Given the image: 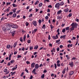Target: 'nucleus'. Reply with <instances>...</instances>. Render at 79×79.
<instances>
[{"label":"nucleus","mask_w":79,"mask_h":79,"mask_svg":"<svg viewBox=\"0 0 79 79\" xmlns=\"http://www.w3.org/2000/svg\"><path fill=\"white\" fill-rule=\"evenodd\" d=\"M35 69H34L33 70H32V73H34V74H37V73L35 72L36 69H38L39 68V66L38 65V64H36L35 65Z\"/></svg>","instance_id":"nucleus-1"},{"label":"nucleus","mask_w":79,"mask_h":79,"mask_svg":"<svg viewBox=\"0 0 79 79\" xmlns=\"http://www.w3.org/2000/svg\"><path fill=\"white\" fill-rule=\"evenodd\" d=\"M71 26H72V27H73L75 28L77 27V24L76 23H73L71 25Z\"/></svg>","instance_id":"nucleus-2"},{"label":"nucleus","mask_w":79,"mask_h":79,"mask_svg":"<svg viewBox=\"0 0 79 79\" xmlns=\"http://www.w3.org/2000/svg\"><path fill=\"white\" fill-rule=\"evenodd\" d=\"M11 27H12V28H14L15 29H16L17 27H18L16 25H15V24L10 25Z\"/></svg>","instance_id":"nucleus-3"},{"label":"nucleus","mask_w":79,"mask_h":79,"mask_svg":"<svg viewBox=\"0 0 79 79\" xmlns=\"http://www.w3.org/2000/svg\"><path fill=\"white\" fill-rule=\"evenodd\" d=\"M10 26H11V25H8L6 26V28L7 30H8V31H9V30L10 29Z\"/></svg>","instance_id":"nucleus-4"},{"label":"nucleus","mask_w":79,"mask_h":79,"mask_svg":"<svg viewBox=\"0 0 79 79\" xmlns=\"http://www.w3.org/2000/svg\"><path fill=\"white\" fill-rule=\"evenodd\" d=\"M60 4L59 3H57L55 5V7L56 8H58V7H60Z\"/></svg>","instance_id":"nucleus-5"},{"label":"nucleus","mask_w":79,"mask_h":79,"mask_svg":"<svg viewBox=\"0 0 79 79\" xmlns=\"http://www.w3.org/2000/svg\"><path fill=\"white\" fill-rule=\"evenodd\" d=\"M33 24L34 26H36V25H37V22L35 21H33L32 23Z\"/></svg>","instance_id":"nucleus-6"},{"label":"nucleus","mask_w":79,"mask_h":79,"mask_svg":"<svg viewBox=\"0 0 79 79\" xmlns=\"http://www.w3.org/2000/svg\"><path fill=\"white\" fill-rule=\"evenodd\" d=\"M35 63H33L32 64H31V68H34V66H35Z\"/></svg>","instance_id":"nucleus-7"},{"label":"nucleus","mask_w":79,"mask_h":79,"mask_svg":"<svg viewBox=\"0 0 79 79\" xmlns=\"http://www.w3.org/2000/svg\"><path fill=\"white\" fill-rule=\"evenodd\" d=\"M69 64L71 67H73V62L72 61L71 63H69Z\"/></svg>","instance_id":"nucleus-8"},{"label":"nucleus","mask_w":79,"mask_h":79,"mask_svg":"<svg viewBox=\"0 0 79 79\" xmlns=\"http://www.w3.org/2000/svg\"><path fill=\"white\" fill-rule=\"evenodd\" d=\"M70 29L71 30L70 32H71L72 31H74V27H70Z\"/></svg>","instance_id":"nucleus-9"},{"label":"nucleus","mask_w":79,"mask_h":79,"mask_svg":"<svg viewBox=\"0 0 79 79\" xmlns=\"http://www.w3.org/2000/svg\"><path fill=\"white\" fill-rule=\"evenodd\" d=\"M11 34L12 36H14L15 35V31H14Z\"/></svg>","instance_id":"nucleus-10"},{"label":"nucleus","mask_w":79,"mask_h":79,"mask_svg":"<svg viewBox=\"0 0 79 79\" xmlns=\"http://www.w3.org/2000/svg\"><path fill=\"white\" fill-rule=\"evenodd\" d=\"M10 47H11V45H8L6 46L7 48L8 49H10Z\"/></svg>","instance_id":"nucleus-11"},{"label":"nucleus","mask_w":79,"mask_h":79,"mask_svg":"<svg viewBox=\"0 0 79 79\" xmlns=\"http://www.w3.org/2000/svg\"><path fill=\"white\" fill-rule=\"evenodd\" d=\"M16 45H17V42H15L13 45V47L14 48H15V47H16Z\"/></svg>","instance_id":"nucleus-12"},{"label":"nucleus","mask_w":79,"mask_h":79,"mask_svg":"<svg viewBox=\"0 0 79 79\" xmlns=\"http://www.w3.org/2000/svg\"><path fill=\"white\" fill-rule=\"evenodd\" d=\"M61 12H62V11H61V10H59L57 12L58 15H60V13H61Z\"/></svg>","instance_id":"nucleus-13"},{"label":"nucleus","mask_w":79,"mask_h":79,"mask_svg":"<svg viewBox=\"0 0 79 79\" xmlns=\"http://www.w3.org/2000/svg\"><path fill=\"white\" fill-rule=\"evenodd\" d=\"M10 7H9L7 9V10H6V11H7V12H8L9 11H10Z\"/></svg>","instance_id":"nucleus-14"},{"label":"nucleus","mask_w":79,"mask_h":79,"mask_svg":"<svg viewBox=\"0 0 79 79\" xmlns=\"http://www.w3.org/2000/svg\"><path fill=\"white\" fill-rule=\"evenodd\" d=\"M70 28V27H67L65 28V29L67 31H69V30Z\"/></svg>","instance_id":"nucleus-15"},{"label":"nucleus","mask_w":79,"mask_h":79,"mask_svg":"<svg viewBox=\"0 0 79 79\" xmlns=\"http://www.w3.org/2000/svg\"><path fill=\"white\" fill-rule=\"evenodd\" d=\"M39 48V46L37 45H36L34 47V49H35L36 50H37V48Z\"/></svg>","instance_id":"nucleus-16"},{"label":"nucleus","mask_w":79,"mask_h":79,"mask_svg":"<svg viewBox=\"0 0 79 79\" xmlns=\"http://www.w3.org/2000/svg\"><path fill=\"white\" fill-rule=\"evenodd\" d=\"M73 74H74V72L73 71L70 72L69 73L70 75H73Z\"/></svg>","instance_id":"nucleus-17"},{"label":"nucleus","mask_w":79,"mask_h":79,"mask_svg":"<svg viewBox=\"0 0 79 79\" xmlns=\"http://www.w3.org/2000/svg\"><path fill=\"white\" fill-rule=\"evenodd\" d=\"M2 30L3 31H6V28L5 27H3L2 28Z\"/></svg>","instance_id":"nucleus-18"},{"label":"nucleus","mask_w":79,"mask_h":79,"mask_svg":"<svg viewBox=\"0 0 79 79\" xmlns=\"http://www.w3.org/2000/svg\"><path fill=\"white\" fill-rule=\"evenodd\" d=\"M16 16V14L15 13L13 15V18H15Z\"/></svg>","instance_id":"nucleus-19"},{"label":"nucleus","mask_w":79,"mask_h":79,"mask_svg":"<svg viewBox=\"0 0 79 79\" xmlns=\"http://www.w3.org/2000/svg\"><path fill=\"white\" fill-rule=\"evenodd\" d=\"M63 5H64V2H62L60 3V5L61 6H63Z\"/></svg>","instance_id":"nucleus-20"},{"label":"nucleus","mask_w":79,"mask_h":79,"mask_svg":"<svg viewBox=\"0 0 79 79\" xmlns=\"http://www.w3.org/2000/svg\"><path fill=\"white\" fill-rule=\"evenodd\" d=\"M12 6L13 7H16V6H17V5H16L15 4H12Z\"/></svg>","instance_id":"nucleus-21"},{"label":"nucleus","mask_w":79,"mask_h":79,"mask_svg":"<svg viewBox=\"0 0 79 79\" xmlns=\"http://www.w3.org/2000/svg\"><path fill=\"white\" fill-rule=\"evenodd\" d=\"M7 70L6 69H4V73H6V72H7Z\"/></svg>","instance_id":"nucleus-22"},{"label":"nucleus","mask_w":79,"mask_h":79,"mask_svg":"<svg viewBox=\"0 0 79 79\" xmlns=\"http://www.w3.org/2000/svg\"><path fill=\"white\" fill-rule=\"evenodd\" d=\"M52 38L53 39H57V38H56V36H52Z\"/></svg>","instance_id":"nucleus-23"},{"label":"nucleus","mask_w":79,"mask_h":79,"mask_svg":"<svg viewBox=\"0 0 79 79\" xmlns=\"http://www.w3.org/2000/svg\"><path fill=\"white\" fill-rule=\"evenodd\" d=\"M66 37V35L63 36H61L60 37V39H62V38H63V37Z\"/></svg>","instance_id":"nucleus-24"},{"label":"nucleus","mask_w":79,"mask_h":79,"mask_svg":"<svg viewBox=\"0 0 79 79\" xmlns=\"http://www.w3.org/2000/svg\"><path fill=\"white\" fill-rule=\"evenodd\" d=\"M44 76L45 75L44 74H43V75L41 76L42 79H44Z\"/></svg>","instance_id":"nucleus-25"},{"label":"nucleus","mask_w":79,"mask_h":79,"mask_svg":"<svg viewBox=\"0 0 79 79\" xmlns=\"http://www.w3.org/2000/svg\"><path fill=\"white\" fill-rule=\"evenodd\" d=\"M23 38L22 37H21L20 38V40L21 41V42H23Z\"/></svg>","instance_id":"nucleus-26"},{"label":"nucleus","mask_w":79,"mask_h":79,"mask_svg":"<svg viewBox=\"0 0 79 79\" xmlns=\"http://www.w3.org/2000/svg\"><path fill=\"white\" fill-rule=\"evenodd\" d=\"M42 3H40L39 4V6H42Z\"/></svg>","instance_id":"nucleus-27"},{"label":"nucleus","mask_w":79,"mask_h":79,"mask_svg":"<svg viewBox=\"0 0 79 79\" xmlns=\"http://www.w3.org/2000/svg\"><path fill=\"white\" fill-rule=\"evenodd\" d=\"M6 6H8V5H10L11 4V2H7L6 3Z\"/></svg>","instance_id":"nucleus-28"},{"label":"nucleus","mask_w":79,"mask_h":79,"mask_svg":"<svg viewBox=\"0 0 79 79\" xmlns=\"http://www.w3.org/2000/svg\"><path fill=\"white\" fill-rule=\"evenodd\" d=\"M39 1H36L35 3V5H37V3H39Z\"/></svg>","instance_id":"nucleus-29"},{"label":"nucleus","mask_w":79,"mask_h":79,"mask_svg":"<svg viewBox=\"0 0 79 79\" xmlns=\"http://www.w3.org/2000/svg\"><path fill=\"white\" fill-rule=\"evenodd\" d=\"M68 11H69V9L68 8H67L65 10V12H68Z\"/></svg>","instance_id":"nucleus-30"},{"label":"nucleus","mask_w":79,"mask_h":79,"mask_svg":"<svg viewBox=\"0 0 79 79\" xmlns=\"http://www.w3.org/2000/svg\"><path fill=\"white\" fill-rule=\"evenodd\" d=\"M25 71L26 72H27V73H29V72H28V70L27 69V68H25Z\"/></svg>","instance_id":"nucleus-31"},{"label":"nucleus","mask_w":79,"mask_h":79,"mask_svg":"<svg viewBox=\"0 0 79 79\" xmlns=\"http://www.w3.org/2000/svg\"><path fill=\"white\" fill-rule=\"evenodd\" d=\"M25 24L26 26H28V25H29V23H28V22H27Z\"/></svg>","instance_id":"nucleus-32"},{"label":"nucleus","mask_w":79,"mask_h":79,"mask_svg":"<svg viewBox=\"0 0 79 79\" xmlns=\"http://www.w3.org/2000/svg\"><path fill=\"white\" fill-rule=\"evenodd\" d=\"M65 31H66V30L65 29H64L62 30V32H65Z\"/></svg>","instance_id":"nucleus-33"},{"label":"nucleus","mask_w":79,"mask_h":79,"mask_svg":"<svg viewBox=\"0 0 79 79\" xmlns=\"http://www.w3.org/2000/svg\"><path fill=\"white\" fill-rule=\"evenodd\" d=\"M45 25H43V27H42V28H43V29H45Z\"/></svg>","instance_id":"nucleus-34"},{"label":"nucleus","mask_w":79,"mask_h":79,"mask_svg":"<svg viewBox=\"0 0 79 79\" xmlns=\"http://www.w3.org/2000/svg\"><path fill=\"white\" fill-rule=\"evenodd\" d=\"M11 63H13L14 62H15V60H11V61H10Z\"/></svg>","instance_id":"nucleus-35"},{"label":"nucleus","mask_w":79,"mask_h":79,"mask_svg":"<svg viewBox=\"0 0 79 79\" xmlns=\"http://www.w3.org/2000/svg\"><path fill=\"white\" fill-rule=\"evenodd\" d=\"M30 50H32L33 49V47H32V46H30Z\"/></svg>","instance_id":"nucleus-36"},{"label":"nucleus","mask_w":79,"mask_h":79,"mask_svg":"<svg viewBox=\"0 0 79 79\" xmlns=\"http://www.w3.org/2000/svg\"><path fill=\"white\" fill-rule=\"evenodd\" d=\"M17 68V65H16V66H15V67H14L13 69H16Z\"/></svg>","instance_id":"nucleus-37"},{"label":"nucleus","mask_w":79,"mask_h":79,"mask_svg":"<svg viewBox=\"0 0 79 79\" xmlns=\"http://www.w3.org/2000/svg\"><path fill=\"white\" fill-rule=\"evenodd\" d=\"M24 75V72H22V74H21L20 76L21 77H23V76Z\"/></svg>","instance_id":"nucleus-38"},{"label":"nucleus","mask_w":79,"mask_h":79,"mask_svg":"<svg viewBox=\"0 0 79 79\" xmlns=\"http://www.w3.org/2000/svg\"><path fill=\"white\" fill-rule=\"evenodd\" d=\"M39 23L40 24V23H42V20H39L38 21Z\"/></svg>","instance_id":"nucleus-39"},{"label":"nucleus","mask_w":79,"mask_h":79,"mask_svg":"<svg viewBox=\"0 0 79 79\" xmlns=\"http://www.w3.org/2000/svg\"><path fill=\"white\" fill-rule=\"evenodd\" d=\"M72 16V14L71 13H70L69 15V17H71Z\"/></svg>","instance_id":"nucleus-40"},{"label":"nucleus","mask_w":79,"mask_h":79,"mask_svg":"<svg viewBox=\"0 0 79 79\" xmlns=\"http://www.w3.org/2000/svg\"><path fill=\"white\" fill-rule=\"evenodd\" d=\"M21 11L20 10H18V11L16 12V14H18L19 13V12H20V11Z\"/></svg>","instance_id":"nucleus-41"},{"label":"nucleus","mask_w":79,"mask_h":79,"mask_svg":"<svg viewBox=\"0 0 79 79\" xmlns=\"http://www.w3.org/2000/svg\"><path fill=\"white\" fill-rule=\"evenodd\" d=\"M5 19V18H2L1 19V21H3Z\"/></svg>","instance_id":"nucleus-42"},{"label":"nucleus","mask_w":79,"mask_h":79,"mask_svg":"<svg viewBox=\"0 0 79 79\" xmlns=\"http://www.w3.org/2000/svg\"><path fill=\"white\" fill-rule=\"evenodd\" d=\"M17 58H21V55H18L17 56Z\"/></svg>","instance_id":"nucleus-43"},{"label":"nucleus","mask_w":79,"mask_h":79,"mask_svg":"<svg viewBox=\"0 0 79 79\" xmlns=\"http://www.w3.org/2000/svg\"><path fill=\"white\" fill-rule=\"evenodd\" d=\"M56 50L57 51V52H58L59 51H60V48H59V47H58L56 49Z\"/></svg>","instance_id":"nucleus-44"},{"label":"nucleus","mask_w":79,"mask_h":79,"mask_svg":"<svg viewBox=\"0 0 79 79\" xmlns=\"http://www.w3.org/2000/svg\"><path fill=\"white\" fill-rule=\"evenodd\" d=\"M49 47H52V44L51 43L49 44Z\"/></svg>","instance_id":"nucleus-45"},{"label":"nucleus","mask_w":79,"mask_h":79,"mask_svg":"<svg viewBox=\"0 0 79 79\" xmlns=\"http://www.w3.org/2000/svg\"><path fill=\"white\" fill-rule=\"evenodd\" d=\"M13 13V12H10L9 13V15H12Z\"/></svg>","instance_id":"nucleus-46"},{"label":"nucleus","mask_w":79,"mask_h":79,"mask_svg":"<svg viewBox=\"0 0 79 79\" xmlns=\"http://www.w3.org/2000/svg\"><path fill=\"white\" fill-rule=\"evenodd\" d=\"M57 66H58V67L60 66V64L59 63L57 64Z\"/></svg>","instance_id":"nucleus-47"},{"label":"nucleus","mask_w":79,"mask_h":79,"mask_svg":"<svg viewBox=\"0 0 79 79\" xmlns=\"http://www.w3.org/2000/svg\"><path fill=\"white\" fill-rule=\"evenodd\" d=\"M60 41V40H57L56 41V43H58Z\"/></svg>","instance_id":"nucleus-48"},{"label":"nucleus","mask_w":79,"mask_h":79,"mask_svg":"<svg viewBox=\"0 0 79 79\" xmlns=\"http://www.w3.org/2000/svg\"><path fill=\"white\" fill-rule=\"evenodd\" d=\"M54 65L55 69H56V63L54 64Z\"/></svg>","instance_id":"nucleus-49"},{"label":"nucleus","mask_w":79,"mask_h":79,"mask_svg":"<svg viewBox=\"0 0 79 79\" xmlns=\"http://www.w3.org/2000/svg\"><path fill=\"white\" fill-rule=\"evenodd\" d=\"M48 6L49 8H52V6L51 5H49Z\"/></svg>","instance_id":"nucleus-50"},{"label":"nucleus","mask_w":79,"mask_h":79,"mask_svg":"<svg viewBox=\"0 0 79 79\" xmlns=\"http://www.w3.org/2000/svg\"><path fill=\"white\" fill-rule=\"evenodd\" d=\"M50 26L51 29H53V26H52V25H50Z\"/></svg>","instance_id":"nucleus-51"},{"label":"nucleus","mask_w":79,"mask_h":79,"mask_svg":"<svg viewBox=\"0 0 79 79\" xmlns=\"http://www.w3.org/2000/svg\"><path fill=\"white\" fill-rule=\"evenodd\" d=\"M45 18L46 19H48V16H47L45 17Z\"/></svg>","instance_id":"nucleus-52"},{"label":"nucleus","mask_w":79,"mask_h":79,"mask_svg":"<svg viewBox=\"0 0 79 79\" xmlns=\"http://www.w3.org/2000/svg\"><path fill=\"white\" fill-rule=\"evenodd\" d=\"M52 50H53V52H55V48H53V49H52Z\"/></svg>","instance_id":"nucleus-53"},{"label":"nucleus","mask_w":79,"mask_h":79,"mask_svg":"<svg viewBox=\"0 0 79 79\" xmlns=\"http://www.w3.org/2000/svg\"><path fill=\"white\" fill-rule=\"evenodd\" d=\"M26 63H27V64H29V63H30V62H29L28 61H27Z\"/></svg>","instance_id":"nucleus-54"},{"label":"nucleus","mask_w":79,"mask_h":79,"mask_svg":"<svg viewBox=\"0 0 79 79\" xmlns=\"http://www.w3.org/2000/svg\"><path fill=\"white\" fill-rule=\"evenodd\" d=\"M63 74H64L65 73V70H64V71H62Z\"/></svg>","instance_id":"nucleus-55"},{"label":"nucleus","mask_w":79,"mask_h":79,"mask_svg":"<svg viewBox=\"0 0 79 79\" xmlns=\"http://www.w3.org/2000/svg\"><path fill=\"white\" fill-rule=\"evenodd\" d=\"M12 11H13V13H15L16 10L15 9L12 10Z\"/></svg>","instance_id":"nucleus-56"},{"label":"nucleus","mask_w":79,"mask_h":79,"mask_svg":"<svg viewBox=\"0 0 79 79\" xmlns=\"http://www.w3.org/2000/svg\"><path fill=\"white\" fill-rule=\"evenodd\" d=\"M55 76V74H54L53 73H52L51 74V76L52 77V76Z\"/></svg>","instance_id":"nucleus-57"},{"label":"nucleus","mask_w":79,"mask_h":79,"mask_svg":"<svg viewBox=\"0 0 79 79\" xmlns=\"http://www.w3.org/2000/svg\"><path fill=\"white\" fill-rule=\"evenodd\" d=\"M32 77H33V76H32V75H31L30 76V79H32Z\"/></svg>","instance_id":"nucleus-58"},{"label":"nucleus","mask_w":79,"mask_h":79,"mask_svg":"<svg viewBox=\"0 0 79 79\" xmlns=\"http://www.w3.org/2000/svg\"><path fill=\"white\" fill-rule=\"evenodd\" d=\"M31 42V40H28V42H27V43H28V44H29V43H30Z\"/></svg>","instance_id":"nucleus-59"},{"label":"nucleus","mask_w":79,"mask_h":79,"mask_svg":"<svg viewBox=\"0 0 79 79\" xmlns=\"http://www.w3.org/2000/svg\"><path fill=\"white\" fill-rule=\"evenodd\" d=\"M50 12V9H48V11H47V12Z\"/></svg>","instance_id":"nucleus-60"},{"label":"nucleus","mask_w":79,"mask_h":79,"mask_svg":"<svg viewBox=\"0 0 79 79\" xmlns=\"http://www.w3.org/2000/svg\"><path fill=\"white\" fill-rule=\"evenodd\" d=\"M32 16V14H31L29 16V17H31V16Z\"/></svg>","instance_id":"nucleus-61"},{"label":"nucleus","mask_w":79,"mask_h":79,"mask_svg":"<svg viewBox=\"0 0 79 79\" xmlns=\"http://www.w3.org/2000/svg\"><path fill=\"white\" fill-rule=\"evenodd\" d=\"M60 62V60H57V64L59 63Z\"/></svg>","instance_id":"nucleus-62"},{"label":"nucleus","mask_w":79,"mask_h":79,"mask_svg":"<svg viewBox=\"0 0 79 79\" xmlns=\"http://www.w3.org/2000/svg\"><path fill=\"white\" fill-rule=\"evenodd\" d=\"M23 39H26V35L23 36Z\"/></svg>","instance_id":"nucleus-63"},{"label":"nucleus","mask_w":79,"mask_h":79,"mask_svg":"<svg viewBox=\"0 0 79 79\" xmlns=\"http://www.w3.org/2000/svg\"><path fill=\"white\" fill-rule=\"evenodd\" d=\"M76 21H77V22H79V20L77 19H76Z\"/></svg>","instance_id":"nucleus-64"}]
</instances>
